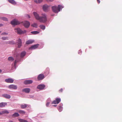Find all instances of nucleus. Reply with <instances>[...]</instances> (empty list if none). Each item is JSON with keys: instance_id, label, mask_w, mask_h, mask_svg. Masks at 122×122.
<instances>
[{"instance_id": "obj_14", "label": "nucleus", "mask_w": 122, "mask_h": 122, "mask_svg": "<svg viewBox=\"0 0 122 122\" xmlns=\"http://www.w3.org/2000/svg\"><path fill=\"white\" fill-rule=\"evenodd\" d=\"M30 91V88H26L22 90V92H25L26 93H28Z\"/></svg>"}, {"instance_id": "obj_32", "label": "nucleus", "mask_w": 122, "mask_h": 122, "mask_svg": "<svg viewBox=\"0 0 122 122\" xmlns=\"http://www.w3.org/2000/svg\"><path fill=\"white\" fill-rule=\"evenodd\" d=\"M1 19L5 21H7L8 20L5 17H2L1 18Z\"/></svg>"}, {"instance_id": "obj_30", "label": "nucleus", "mask_w": 122, "mask_h": 122, "mask_svg": "<svg viewBox=\"0 0 122 122\" xmlns=\"http://www.w3.org/2000/svg\"><path fill=\"white\" fill-rule=\"evenodd\" d=\"M19 121L20 122H28L27 121L25 120L20 119H19Z\"/></svg>"}, {"instance_id": "obj_47", "label": "nucleus", "mask_w": 122, "mask_h": 122, "mask_svg": "<svg viewBox=\"0 0 122 122\" xmlns=\"http://www.w3.org/2000/svg\"><path fill=\"white\" fill-rule=\"evenodd\" d=\"M9 122H13V121H9Z\"/></svg>"}, {"instance_id": "obj_44", "label": "nucleus", "mask_w": 122, "mask_h": 122, "mask_svg": "<svg viewBox=\"0 0 122 122\" xmlns=\"http://www.w3.org/2000/svg\"><path fill=\"white\" fill-rule=\"evenodd\" d=\"M2 112H0V115H2Z\"/></svg>"}, {"instance_id": "obj_39", "label": "nucleus", "mask_w": 122, "mask_h": 122, "mask_svg": "<svg viewBox=\"0 0 122 122\" xmlns=\"http://www.w3.org/2000/svg\"><path fill=\"white\" fill-rule=\"evenodd\" d=\"M49 104H50V102H48V103H47L46 104V106L48 107L49 106Z\"/></svg>"}, {"instance_id": "obj_38", "label": "nucleus", "mask_w": 122, "mask_h": 122, "mask_svg": "<svg viewBox=\"0 0 122 122\" xmlns=\"http://www.w3.org/2000/svg\"><path fill=\"white\" fill-rule=\"evenodd\" d=\"M82 52V51L81 50H79L78 52V53L79 54H80V53H81Z\"/></svg>"}, {"instance_id": "obj_10", "label": "nucleus", "mask_w": 122, "mask_h": 122, "mask_svg": "<svg viewBox=\"0 0 122 122\" xmlns=\"http://www.w3.org/2000/svg\"><path fill=\"white\" fill-rule=\"evenodd\" d=\"M33 81L31 80H26L24 81V83L25 85L29 84L32 83Z\"/></svg>"}, {"instance_id": "obj_5", "label": "nucleus", "mask_w": 122, "mask_h": 122, "mask_svg": "<svg viewBox=\"0 0 122 122\" xmlns=\"http://www.w3.org/2000/svg\"><path fill=\"white\" fill-rule=\"evenodd\" d=\"M16 44L18 46V47L20 48L21 46V39H19L17 40L16 42Z\"/></svg>"}, {"instance_id": "obj_1", "label": "nucleus", "mask_w": 122, "mask_h": 122, "mask_svg": "<svg viewBox=\"0 0 122 122\" xmlns=\"http://www.w3.org/2000/svg\"><path fill=\"white\" fill-rule=\"evenodd\" d=\"M33 14L36 19L39 20L40 22L44 23L47 20V16L45 14H42L41 16L40 17L39 15L36 12H34Z\"/></svg>"}, {"instance_id": "obj_43", "label": "nucleus", "mask_w": 122, "mask_h": 122, "mask_svg": "<svg viewBox=\"0 0 122 122\" xmlns=\"http://www.w3.org/2000/svg\"><path fill=\"white\" fill-rule=\"evenodd\" d=\"M3 25L2 24H0V27L2 26Z\"/></svg>"}, {"instance_id": "obj_49", "label": "nucleus", "mask_w": 122, "mask_h": 122, "mask_svg": "<svg viewBox=\"0 0 122 122\" xmlns=\"http://www.w3.org/2000/svg\"><path fill=\"white\" fill-rule=\"evenodd\" d=\"M1 31H0V33L1 32Z\"/></svg>"}, {"instance_id": "obj_22", "label": "nucleus", "mask_w": 122, "mask_h": 122, "mask_svg": "<svg viewBox=\"0 0 122 122\" xmlns=\"http://www.w3.org/2000/svg\"><path fill=\"white\" fill-rule=\"evenodd\" d=\"M39 27L42 30H44L45 29V26L43 25H40Z\"/></svg>"}, {"instance_id": "obj_13", "label": "nucleus", "mask_w": 122, "mask_h": 122, "mask_svg": "<svg viewBox=\"0 0 122 122\" xmlns=\"http://www.w3.org/2000/svg\"><path fill=\"white\" fill-rule=\"evenodd\" d=\"M49 7V6L47 5H44L43 6V10L45 11L46 12L47 11L48 8Z\"/></svg>"}, {"instance_id": "obj_19", "label": "nucleus", "mask_w": 122, "mask_h": 122, "mask_svg": "<svg viewBox=\"0 0 122 122\" xmlns=\"http://www.w3.org/2000/svg\"><path fill=\"white\" fill-rule=\"evenodd\" d=\"M26 54V52L25 51H23L20 54V57L23 58L25 56Z\"/></svg>"}, {"instance_id": "obj_36", "label": "nucleus", "mask_w": 122, "mask_h": 122, "mask_svg": "<svg viewBox=\"0 0 122 122\" xmlns=\"http://www.w3.org/2000/svg\"><path fill=\"white\" fill-rule=\"evenodd\" d=\"M9 43L10 44H14L15 43L13 41H9Z\"/></svg>"}, {"instance_id": "obj_9", "label": "nucleus", "mask_w": 122, "mask_h": 122, "mask_svg": "<svg viewBox=\"0 0 122 122\" xmlns=\"http://www.w3.org/2000/svg\"><path fill=\"white\" fill-rule=\"evenodd\" d=\"M8 88L10 89H16L17 88V87L15 85L12 84L8 86Z\"/></svg>"}, {"instance_id": "obj_8", "label": "nucleus", "mask_w": 122, "mask_h": 122, "mask_svg": "<svg viewBox=\"0 0 122 122\" xmlns=\"http://www.w3.org/2000/svg\"><path fill=\"white\" fill-rule=\"evenodd\" d=\"M45 77V76L43 74H41L39 75L37 77V79L39 81L41 80Z\"/></svg>"}, {"instance_id": "obj_28", "label": "nucleus", "mask_w": 122, "mask_h": 122, "mask_svg": "<svg viewBox=\"0 0 122 122\" xmlns=\"http://www.w3.org/2000/svg\"><path fill=\"white\" fill-rule=\"evenodd\" d=\"M31 33L35 35L38 34L39 33V32L36 31H32Z\"/></svg>"}, {"instance_id": "obj_37", "label": "nucleus", "mask_w": 122, "mask_h": 122, "mask_svg": "<svg viewBox=\"0 0 122 122\" xmlns=\"http://www.w3.org/2000/svg\"><path fill=\"white\" fill-rule=\"evenodd\" d=\"M63 91V89H62V88H61V89H60L59 90V92H62Z\"/></svg>"}, {"instance_id": "obj_17", "label": "nucleus", "mask_w": 122, "mask_h": 122, "mask_svg": "<svg viewBox=\"0 0 122 122\" xmlns=\"http://www.w3.org/2000/svg\"><path fill=\"white\" fill-rule=\"evenodd\" d=\"M7 103L6 102H2L0 103V107H3L6 105Z\"/></svg>"}, {"instance_id": "obj_45", "label": "nucleus", "mask_w": 122, "mask_h": 122, "mask_svg": "<svg viewBox=\"0 0 122 122\" xmlns=\"http://www.w3.org/2000/svg\"><path fill=\"white\" fill-rule=\"evenodd\" d=\"M27 16L29 18H30V15H27Z\"/></svg>"}, {"instance_id": "obj_35", "label": "nucleus", "mask_w": 122, "mask_h": 122, "mask_svg": "<svg viewBox=\"0 0 122 122\" xmlns=\"http://www.w3.org/2000/svg\"><path fill=\"white\" fill-rule=\"evenodd\" d=\"M8 33H6L3 32V33H2L1 34V35H8Z\"/></svg>"}, {"instance_id": "obj_31", "label": "nucleus", "mask_w": 122, "mask_h": 122, "mask_svg": "<svg viewBox=\"0 0 122 122\" xmlns=\"http://www.w3.org/2000/svg\"><path fill=\"white\" fill-rule=\"evenodd\" d=\"M2 114L3 113L8 114L9 113V112L6 110H3L2 111Z\"/></svg>"}, {"instance_id": "obj_34", "label": "nucleus", "mask_w": 122, "mask_h": 122, "mask_svg": "<svg viewBox=\"0 0 122 122\" xmlns=\"http://www.w3.org/2000/svg\"><path fill=\"white\" fill-rule=\"evenodd\" d=\"M7 39V37H2V39L4 40H5L6 39Z\"/></svg>"}, {"instance_id": "obj_27", "label": "nucleus", "mask_w": 122, "mask_h": 122, "mask_svg": "<svg viewBox=\"0 0 122 122\" xmlns=\"http://www.w3.org/2000/svg\"><path fill=\"white\" fill-rule=\"evenodd\" d=\"M37 24L36 23H34L31 25L32 26L35 28H37Z\"/></svg>"}, {"instance_id": "obj_3", "label": "nucleus", "mask_w": 122, "mask_h": 122, "mask_svg": "<svg viewBox=\"0 0 122 122\" xmlns=\"http://www.w3.org/2000/svg\"><path fill=\"white\" fill-rule=\"evenodd\" d=\"M14 30L15 32H17L19 34H23L26 32V30H24L22 31L19 28L15 29Z\"/></svg>"}, {"instance_id": "obj_15", "label": "nucleus", "mask_w": 122, "mask_h": 122, "mask_svg": "<svg viewBox=\"0 0 122 122\" xmlns=\"http://www.w3.org/2000/svg\"><path fill=\"white\" fill-rule=\"evenodd\" d=\"M38 45H39L38 44H36L33 45L29 48V49L32 50L35 49L38 47Z\"/></svg>"}, {"instance_id": "obj_11", "label": "nucleus", "mask_w": 122, "mask_h": 122, "mask_svg": "<svg viewBox=\"0 0 122 122\" xmlns=\"http://www.w3.org/2000/svg\"><path fill=\"white\" fill-rule=\"evenodd\" d=\"M5 81L8 83H12L13 82L14 80L12 79L9 78L5 79Z\"/></svg>"}, {"instance_id": "obj_25", "label": "nucleus", "mask_w": 122, "mask_h": 122, "mask_svg": "<svg viewBox=\"0 0 122 122\" xmlns=\"http://www.w3.org/2000/svg\"><path fill=\"white\" fill-rule=\"evenodd\" d=\"M18 112L20 114H25V112L23 110H19Z\"/></svg>"}, {"instance_id": "obj_4", "label": "nucleus", "mask_w": 122, "mask_h": 122, "mask_svg": "<svg viewBox=\"0 0 122 122\" xmlns=\"http://www.w3.org/2000/svg\"><path fill=\"white\" fill-rule=\"evenodd\" d=\"M20 22L16 19H14L11 22V24L15 25H18L20 24Z\"/></svg>"}, {"instance_id": "obj_2", "label": "nucleus", "mask_w": 122, "mask_h": 122, "mask_svg": "<svg viewBox=\"0 0 122 122\" xmlns=\"http://www.w3.org/2000/svg\"><path fill=\"white\" fill-rule=\"evenodd\" d=\"M63 8V6L61 5H58V7L56 6H54L52 7L53 11L56 13H57L59 11H60V10Z\"/></svg>"}, {"instance_id": "obj_21", "label": "nucleus", "mask_w": 122, "mask_h": 122, "mask_svg": "<svg viewBox=\"0 0 122 122\" xmlns=\"http://www.w3.org/2000/svg\"><path fill=\"white\" fill-rule=\"evenodd\" d=\"M27 105L26 104H22L21 105V108L24 109L26 108L27 106Z\"/></svg>"}, {"instance_id": "obj_40", "label": "nucleus", "mask_w": 122, "mask_h": 122, "mask_svg": "<svg viewBox=\"0 0 122 122\" xmlns=\"http://www.w3.org/2000/svg\"><path fill=\"white\" fill-rule=\"evenodd\" d=\"M17 62V61H16V60H15V62H14V65H15L16 64V63Z\"/></svg>"}, {"instance_id": "obj_42", "label": "nucleus", "mask_w": 122, "mask_h": 122, "mask_svg": "<svg viewBox=\"0 0 122 122\" xmlns=\"http://www.w3.org/2000/svg\"><path fill=\"white\" fill-rule=\"evenodd\" d=\"M48 1H53L54 0H47Z\"/></svg>"}, {"instance_id": "obj_41", "label": "nucleus", "mask_w": 122, "mask_h": 122, "mask_svg": "<svg viewBox=\"0 0 122 122\" xmlns=\"http://www.w3.org/2000/svg\"><path fill=\"white\" fill-rule=\"evenodd\" d=\"M100 0H97V1L98 2V3H100Z\"/></svg>"}, {"instance_id": "obj_24", "label": "nucleus", "mask_w": 122, "mask_h": 122, "mask_svg": "<svg viewBox=\"0 0 122 122\" xmlns=\"http://www.w3.org/2000/svg\"><path fill=\"white\" fill-rule=\"evenodd\" d=\"M19 115H20L18 113L15 112L12 115V116L14 117H17L19 116Z\"/></svg>"}, {"instance_id": "obj_29", "label": "nucleus", "mask_w": 122, "mask_h": 122, "mask_svg": "<svg viewBox=\"0 0 122 122\" xmlns=\"http://www.w3.org/2000/svg\"><path fill=\"white\" fill-rule=\"evenodd\" d=\"M62 109V107L61 106H59L58 107V109L59 111L60 112H61Z\"/></svg>"}, {"instance_id": "obj_46", "label": "nucleus", "mask_w": 122, "mask_h": 122, "mask_svg": "<svg viewBox=\"0 0 122 122\" xmlns=\"http://www.w3.org/2000/svg\"><path fill=\"white\" fill-rule=\"evenodd\" d=\"M1 72H2L1 70L0 69V73H1Z\"/></svg>"}, {"instance_id": "obj_20", "label": "nucleus", "mask_w": 122, "mask_h": 122, "mask_svg": "<svg viewBox=\"0 0 122 122\" xmlns=\"http://www.w3.org/2000/svg\"><path fill=\"white\" fill-rule=\"evenodd\" d=\"M33 42V41H32L31 40H29L27 41L26 42V44H31Z\"/></svg>"}, {"instance_id": "obj_33", "label": "nucleus", "mask_w": 122, "mask_h": 122, "mask_svg": "<svg viewBox=\"0 0 122 122\" xmlns=\"http://www.w3.org/2000/svg\"><path fill=\"white\" fill-rule=\"evenodd\" d=\"M46 71L45 72V73H46L47 74H48L49 72V68H47L46 69Z\"/></svg>"}, {"instance_id": "obj_16", "label": "nucleus", "mask_w": 122, "mask_h": 122, "mask_svg": "<svg viewBox=\"0 0 122 122\" xmlns=\"http://www.w3.org/2000/svg\"><path fill=\"white\" fill-rule=\"evenodd\" d=\"M2 96L7 99H10L11 97L10 96L7 94H4L2 95Z\"/></svg>"}, {"instance_id": "obj_12", "label": "nucleus", "mask_w": 122, "mask_h": 122, "mask_svg": "<svg viewBox=\"0 0 122 122\" xmlns=\"http://www.w3.org/2000/svg\"><path fill=\"white\" fill-rule=\"evenodd\" d=\"M45 87V86L44 84L40 85L37 86V88L40 90H42L44 89Z\"/></svg>"}, {"instance_id": "obj_18", "label": "nucleus", "mask_w": 122, "mask_h": 122, "mask_svg": "<svg viewBox=\"0 0 122 122\" xmlns=\"http://www.w3.org/2000/svg\"><path fill=\"white\" fill-rule=\"evenodd\" d=\"M8 1L10 3L15 5L16 4V2L14 0H8Z\"/></svg>"}, {"instance_id": "obj_7", "label": "nucleus", "mask_w": 122, "mask_h": 122, "mask_svg": "<svg viewBox=\"0 0 122 122\" xmlns=\"http://www.w3.org/2000/svg\"><path fill=\"white\" fill-rule=\"evenodd\" d=\"M61 101V99L60 98H57L55 100L53 101L52 104H56L59 103Z\"/></svg>"}, {"instance_id": "obj_6", "label": "nucleus", "mask_w": 122, "mask_h": 122, "mask_svg": "<svg viewBox=\"0 0 122 122\" xmlns=\"http://www.w3.org/2000/svg\"><path fill=\"white\" fill-rule=\"evenodd\" d=\"M23 24L25 27L27 28L30 25V23L28 21H26L24 22Z\"/></svg>"}, {"instance_id": "obj_26", "label": "nucleus", "mask_w": 122, "mask_h": 122, "mask_svg": "<svg viewBox=\"0 0 122 122\" xmlns=\"http://www.w3.org/2000/svg\"><path fill=\"white\" fill-rule=\"evenodd\" d=\"M42 0H34V1L35 2L37 3H40L42 2Z\"/></svg>"}, {"instance_id": "obj_23", "label": "nucleus", "mask_w": 122, "mask_h": 122, "mask_svg": "<svg viewBox=\"0 0 122 122\" xmlns=\"http://www.w3.org/2000/svg\"><path fill=\"white\" fill-rule=\"evenodd\" d=\"M8 60L10 61H12L14 60V59L12 57L10 56L8 58Z\"/></svg>"}, {"instance_id": "obj_48", "label": "nucleus", "mask_w": 122, "mask_h": 122, "mask_svg": "<svg viewBox=\"0 0 122 122\" xmlns=\"http://www.w3.org/2000/svg\"><path fill=\"white\" fill-rule=\"evenodd\" d=\"M53 106H54V107H56V105H53Z\"/></svg>"}]
</instances>
